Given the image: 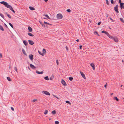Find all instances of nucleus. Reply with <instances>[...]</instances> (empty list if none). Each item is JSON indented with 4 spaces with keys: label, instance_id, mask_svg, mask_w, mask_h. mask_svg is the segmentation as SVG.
<instances>
[{
    "label": "nucleus",
    "instance_id": "obj_1",
    "mask_svg": "<svg viewBox=\"0 0 124 124\" xmlns=\"http://www.w3.org/2000/svg\"><path fill=\"white\" fill-rule=\"evenodd\" d=\"M0 3L4 5L5 7H7V8H9L10 10L12 11L14 13H15V11L13 9L11 5L8 4L7 2L3 1L1 2Z\"/></svg>",
    "mask_w": 124,
    "mask_h": 124
},
{
    "label": "nucleus",
    "instance_id": "obj_2",
    "mask_svg": "<svg viewBox=\"0 0 124 124\" xmlns=\"http://www.w3.org/2000/svg\"><path fill=\"white\" fill-rule=\"evenodd\" d=\"M57 18L58 19H62L63 17L62 15L60 13L58 14L57 15Z\"/></svg>",
    "mask_w": 124,
    "mask_h": 124
},
{
    "label": "nucleus",
    "instance_id": "obj_3",
    "mask_svg": "<svg viewBox=\"0 0 124 124\" xmlns=\"http://www.w3.org/2000/svg\"><path fill=\"white\" fill-rule=\"evenodd\" d=\"M118 5H116V6L114 7L115 11L117 13H119L118 9Z\"/></svg>",
    "mask_w": 124,
    "mask_h": 124
},
{
    "label": "nucleus",
    "instance_id": "obj_4",
    "mask_svg": "<svg viewBox=\"0 0 124 124\" xmlns=\"http://www.w3.org/2000/svg\"><path fill=\"white\" fill-rule=\"evenodd\" d=\"M42 93L47 95H50L49 92L46 91H42Z\"/></svg>",
    "mask_w": 124,
    "mask_h": 124
},
{
    "label": "nucleus",
    "instance_id": "obj_5",
    "mask_svg": "<svg viewBox=\"0 0 124 124\" xmlns=\"http://www.w3.org/2000/svg\"><path fill=\"white\" fill-rule=\"evenodd\" d=\"M61 82L62 84L64 86H67V85L66 84L65 81L63 79H62V80Z\"/></svg>",
    "mask_w": 124,
    "mask_h": 124
},
{
    "label": "nucleus",
    "instance_id": "obj_6",
    "mask_svg": "<svg viewBox=\"0 0 124 124\" xmlns=\"http://www.w3.org/2000/svg\"><path fill=\"white\" fill-rule=\"evenodd\" d=\"M80 73L83 78L84 79H85L86 78L85 76V75L82 71H80Z\"/></svg>",
    "mask_w": 124,
    "mask_h": 124
},
{
    "label": "nucleus",
    "instance_id": "obj_7",
    "mask_svg": "<svg viewBox=\"0 0 124 124\" xmlns=\"http://www.w3.org/2000/svg\"><path fill=\"white\" fill-rule=\"evenodd\" d=\"M29 57L31 60H32L33 58V55L32 54H30L29 55Z\"/></svg>",
    "mask_w": 124,
    "mask_h": 124
},
{
    "label": "nucleus",
    "instance_id": "obj_8",
    "mask_svg": "<svg viewBox=\"0 0 124 124\" xmlns=\"http://www.w3.org/2000/svg\"><path fill=\"white\" fill-rule=\"evenodd\" d=\"M113 40L115 41L116 42H117L118 41V39L116 37H113V38L112 39Z\"/></svg>",
    "mask_w": 124,
    "mask_h": 124
},
{
    "label": "nucleus",
    "instance_id": "obj_9",
    "mask_svg": "<svg viewBox=\"0 0 124 124\" xmlns=\"http://www.w3.org/2000/svg\"><path fill=\"white\" fill-rule=\"evenodd\" d=\"M28 31L29 32H31L32 31V28L30 26L28 27Z\"/></svg>",
    "mask_w": 124,
    "mask_h": 124
},
{
    "label": "nucleus",
    "instance_id": "obj_10",
    "mask_svg": "<svg viewBox=\"0 0 124 124\" xmlns=\"http://www.w3.org/2000/svg\"><path fill=\"white\" fill-rule=\"evenodd\" d=\"M120 7L121 9H122L123 8L124 9V3H122L120 4Z\"/></svg>",
    "mask_w": 124,
    "mask_h": 124
},
{
    "label": "nucleus",
    "instance_id": "obj_11",
    "mask_svg": "<svg viewBox=\"0 0 124 124\" xmlns=\"http://www.w3.org/2000/svg\"><path fill=\"white\" fill-rule=\"evenodd\" d=\"M28 42L29 44L31 45H33L34 44L33 41L30 40H29Z\"/></svg>",
    "mask_w": 124,
    "mask_h": 124
},
{
    "label": "nucleus",
    "instance_id": "obj_12",
    "mask_svg": "<svg viewBox=\"0 0 124 124\" xmlns=\"http://www.w3.org/2000/svg\"><path fill=\"white\" fill-rule=\"evenodd\" d=\"M30 67L32 69H34L36 68V67L31 64H30Z\"/></svg>",
    "mask_w": 124,
    "mask_h": 124
},
{
    "label": "nucleus",
    "instance_id": "obj_13",
    "mask_svg": "<svg viewBox=\"0 0 124 124\" xmlns=\"http://www.w3.org/2000/svg\"><path fill=\"white\" fill-rule=\"evenodd\" d=\"M91 66L92 67V68L93 70H94L95 69V65L93 63H92L90 64Z\"/></svg>",
    "mask_w": 124,
    "mask_h": 124
},
{
    "label": "nucleus",
    "instance_id": "obj_14",
    "mask_svg": "<svg viewBox=\"0 0 124 124\" xmlns=\"http://www.w3.org/2000/svg\"><path fill=\"white\" fill-rule=\"evenodd\" d=\"M23 42V43L24 44L25 46H26L28 44V43L25 40H24Z\"/></svg>",
    "mask_w": 124,
    "mask_h": 124
},
{
    "label": "nucleus",
    "instance_id": "obj_15",
    "mask_svg": "<svg viewBox=\"0 0 124 124\" xmlns=\"http://www.w3.org/2000/svg\"><path fill=\"white\" fill-rule=\"evenodd\" d=\"M36 72L37 73L39 74H42L43 73V72L42 71L40 72L37 70L36 71Z\"/></svg>",
    "mask_w": 124,
    "mask_h": 124
},
{
    "label": "nucleus",
    "instance_id": "obj_16",
    "mask_svg": "<svg viewBox=\"0 0 124 124\" xmlns=\"http://www.w3.org/2000/svg\"><path fill=\"white\" fill-rule=\"evenodd\" d=\"M29 8L31 10H35V9L33 7L30 6L29 7Z\"/></svg>",
    "mask_w": 124,
    "mask_h": 124
},
{
    "label": "nucleus",
    "instance_id": "obj_17",
    "mask_svg": "<svg viewBox=\"0 0 124 124\" xmlns=\"http://www.w3.org/2000/svg\"><path fill=\"white\" fill-rule=\"evenodd\" d=\"M101 33H105L107 35L108 34V32L106 31H101Z\"/></svg>",
    "mask_w": 124,
    "mask_h": 124
},
{
    "label": "nucleus",
    "instance_id": "obj_18",
    "mask_svg": "<svg viewBox=\"0 0 124 124\" xmlns=\"http://www.w3.org/2000/svg\"><path fill=\"white\" fill-rule=\"evenodd\" d=\"M108 37H109L110 38L112 39V38H113V36H112L110 35L108 33V34L107 35Z\"/></svg>",
    "mask_w": 124,
    "mask_h": 124
},
{
    "label": "nucleus",
    "instance_id": "obj_19",
    "mask_svg": "<svg viewBox=\"0 0 124 124\" xmlns=\"http://www.w3.org/2000/svg\"><path fill=\"white\" fill-rule=\"evenodd\" d=\"M5 14H6L7 16L9 18H11V16L9 15L8 14L7 12H6Z\"/></svg>",
    "mask_w": 124,
    "mask_h": 124
},
{
    "label": "nucleus",
    "instance_id": "obj_20",
    "mask_svg": "<svg viewBox=\"0 0 124 124\" xmlns=\"http://www.w3.org/2000/svg\"><path fill=\"white\" fill-rule=\"evenodd\" d=\"M43 16H45V17H46L48 19H51V18L49 17V16H48V15H47V14H46V15H43Z\"/></svg>",
    "mask_w": 124,
    "mask_h": 124
},
{
    "label": "nucleus",
    "instance_id": "obj_21",
    "mask_svg": "<svg viewBox=\"0 0 124 124\" xmlns=\"http://www.w3.org/2000/svg\"><path fill=\"white\" fill-rule=\"evenodd\" d=\"M27 34L29 36L31 37H33L34 36V35L31 33L28 32Z\"/></svg>",
    "mask_w": 124,
    "mask_h": 124
},
{
    "label": "nucleus",
    "instance_id": "obj_22",
    "mask_svg": "<svg viewBox=\"0 0 124 124\" xmlns=\"http://www.w3.org/2000/svg\"><path fill=\"white\" fill-rule=\"evenodd\" d=\"M0 29L2 31H4V30L3 26H2L1 25H0Z\"/></svg>",
    "mask_w": 124,
    "mask_h": 124
},
{
    "label": "nucleus",
    "instance_id": "obj_23",
    "mask_svg": "<svg viewBox=\"0 0 124 124\" xmlns=\"http://www.w3.org/2000/svg\"><path fill=\"white\" fill-rule=\"evenodd\" d=\"M43 53L44 54L46 53V49H45L43 48Z\"/></svg>",
    "mask_w": 124,
    "mask_h": 124
},
{
    "label": "nucleus",
    "instance_id": "obj_24",
    "mask_svg": "<svg viewBox=\"0 0 124 124\" xmlns=\"http://www.w3.org/2000/svg\"><path fill=\"white\" fill-rule=\"evenodd\" d=\"M22 52L23 54H24L25 55H27V54H26V53L24 50L23 49H22Z\"/></svg>",
    "mask_w": 124,
    "mask_h": 124
},
{
    "label": "nucleus",
    "instance_id": "obj_25",
    "mask_svg": "<svg viewBox=\"0 0 124 124\" xmlns=\"http://www.w3.org/2000/svg\"><path fill=\"white\" fill-rule=\"evenodd\" d=\"M38 52L40 54L42 55V56H43L44 55V54H43V53H42L39 51H38Z\"/></svg>",
    "mask_w": 124,
    "mask_h": 124
},
{
    "label": "nucleus",
    "instance_id": "obj_26",
    "mask_svg": "<svg viewBox=\"0 0 124 124\" xmlns=\"http://www.w3.org/2000/svg\"><path fill=\"white\" fill-rule=\"evenodd\" d=\"M94 34L95 35H97L98 36H100V35L98 34L97 32L95 31L94 32Z\"/></svg>",
    "mask_w": 124,
    "mask_h": 124
},
{
    "label": "nucleus",
    "instance_id": "obj_27",
    "mask_svg": "<svg viewBox=\"0 0 124 124\" xmlns=\"http://www.w3.org/2000/svg\"><path fill=\"white\" fill-rule=\"evenodd\" d=\"M44 79L46 80H49V79L48 78V76H46L44 77Z\"/></svg>",
    "mask_w": 124,
    "mask_h": 124
},
{
    "label": "nucleus",
    "instance_id": "obj_28",
    "mask_svg": "<svg viewBox=\"0 0 124 124\" xmlns=\"http://www.w3.org/2000/svg\"><path fill=\"white\" fill-rule=\"evenodd\" d=\"M7 79L9 81H11V80L10 79V78L9 77H7Z\"/></svg>",
    "mask_w": 124,
    "mask_h": 124
},
{
    "label": "nucleus",
    "instance_id": "obj_29",
    "mask_svg": "<svg viewBox=\"0 0 124 124\" xmlns=\"http://www.w3.org/2000/svg\"><path fill=\"white\" fill-rule=\"evenodd\" d=\"M8 24H9L10 25V26H11V27L13 28H14V27L13 25L10 23H9Z\"/></svg>",
    "mask_w": 124,
    "mask_h": 124
},
{
    "label": "nucleus",
    "instance_id": "obj_30",
    "mask_svg": "<svg viewBox=\"0 0 124 124\" xmlns=\"http://www.w3.org/2000/svg\"><path fill=\"white\" fill-rule=\"evenodd\" d=\"M0 16L2 18L4 19V15L0 13Z\"/></svg>",
    "mask_w": 124,
    "mask_h": 124
},
{
    "label": "nucleus",
    "instance_id": "obj_31",
    "mask_svg": "<svg viewBox=\"0 0 124 124\" xmlns=\"http://www.w3.org/2000/svg\"><path fill=\"white\" fill-rule=\"evenodd\" d=\"M120 20L123 23H124V20L123 18H120Z\"/></svg>",
    "mask_w": 124,
    "mask_h": 124
},
{
    "label": "nucleus",
    "instance_id": "obj_32",
    "mask_svg": "<svg viewBox=\"0 0 124 124\" xmlns=\"http://www.w3.org/2000/svg\"><path fill=\"white\" fill-rule=\"evenodd\" d=\"M69 79L70 81H72L73 79V78L71 77H70L69 78Z\"/></svg>",
    "mask_w": 124,
    "mask_h": 124
},
{
    "label": "nucleus",
    "instance_id": "obj_33",
    "mask_svg": "<svg viewBox=\"0 0 124 124\" xmlns=\"http://www.w3.org/2000/svg\"><path fill=\"white\" fill-rule=\"evenodd\" d=\"M114 98L115 100H116V101H117L119 100L118 99V98H117V97H114Z\"/></svg>",
    "mask_w": 124,
    "mask_h": 124
},
{
    "label": "nucleus",
    "instance_id": "obj_34",
    "mask_svg": "<svg viewBox=\"0 0 124 124\" xmlns=\"http://www.w3.org/2000/svg\"><path fill=\"white\" fill-rule=\"evenodd\" d=\"M110 2L112 4H114L115 3V2H114L113 0H111Z\"/></svg>",
    "mask_w": 124,
    "mask_h": 124
},
{
    "label": "nucleus",
    "instance_id": "obj_35",
    "mask_svg": "<svg viewBox=\"0 0 124 124\" xmlns=\"http://www.w3.org/2000/svg\"><path fill=\"white\" fill-rule=\"evenodd\" d=\"M52 114L53 115H55L56 114V111L55 110H54L52 111Z\"/></svg>",
    "mask_w": 124,
    "mask_h": 124
},
{
    "label": "nucleus",
    "instance_id": "obj_36",
    "mask_svg": "<svg viewBox=\"0 0 124 124\" xmlns=\"http://www.w3.org/2000/svg\"><path fill=\"white\" fill-rule=\"evenodd\" d=\"M48 111L47 110H46L44 112V114L45 115L47 114V113Z\"/></svg>",
    "mask_w": 124,
    "mask_h": 124
},
{
    "label": "nucleus",
    "instance_id": "obj_37",
    "mask_svg": "<svg viewBox=\"0 0 124 124\" xmlns=\"http://www.w3.org/2000/svg\"><path fill=\"white\" fill-rule=\"evenodd\" d=\"M14 70L15 71H16L17 72V67H15L14 68Z\"/></svg>",
    "mask_w": 124,
    "mask_h": 124
},
{
    "label": "nucleus",
    "instance_id": "obj_38",
    "mask_svg": "<svg viewBox=\"0 0 124 124\" xmlns=\"http://www.w3.org/2000/svg\"><path fill=\"white\" fill-rule=\"evenodd\" d=\"M66 102L67 103H68V104H71V103H70V101H66Z\"/></svg>",
    "mask_w": 124,
    "mask_h": 124
},
{
    "label": "nucleus",
    "instance_id": "obj_39",
    "mask_svg": "<svg viewBox=\"0 0 124 124\" xmlns=\"http://www.w3.org/2000/svg\"><path fill=\"white\" fill-rule=\"evenodd\" d=\"M67 11L69 13H70L71 12V10L70 9H67Z\"/></svg>",
    "mask_w": 124,
    "mask_h": 124
},
{
    "label": "nucleus",
    "instance_id": "obj_40",
    "mask_svg": "<svg viewBox=\"0 0 124 124\" xmlns=\"http://www.w3.org/2000/svg\"><path fill=\"white\" fill-rule=\"evenodd\" d=\"M106 4L108 5H109V1L108 0H106Z\"/></svg>",
    "mask_w": 124,
    "mask_h": 124
},
{
    "label": "nucleus",
    "instance_id": "obj_41",
    "mask_svg": "<svg viewBox=\"0 0 124 124\" xmlns=\"http://www.w3.org/2000/svg\"><path fill=\"white\" fill-rule=\"evenodd\" d=\"M59 122L58 121H56L55 122V124H59Z\"/></svg>",
    "mask_w": 124,
    "mask_h": 124
},
{
    "label": "nucleus",
    "instance_id": "obj_42",
    "mask_svg": "<svg viewBox=\"0 0 124 124\" xmlns=\"http://www.w3.org/2000/svg\"><path fill=\"white\" fill-rule=\"evenodd\" d=\"M4 25L5 27H6L7 29H8V27L7 26V25L6 23H4Z\"/></svg>",
    "mask_w": 124,
    "mask_h": 124
},
{
    "label": "nucleus",
    "instance_id": "obj_43",
    "mask_svg": "<svg viewBox=\"0 0 124 124\" xmlns=\"http://www.w3.org/2000/svg\"><path fill=\"white\" fill-rule=\"evenodd\" d=\"M41 25L43 27H46V25L43 23Z\"/></svg>",
    "mask_w": 124,
    "mask_h": 124
},
{
    "label": "nucleus",
    "instance_id": "obj_44",
    "mask_svg": "<svg viewBox=\"0 0 124 124\" xmlns=\"http://www.w3.org/2000/svg\"><path fill=\"white\" fill-rule=\"evenodd\" d=\"M118 2L120 4L122 3L121 2V0H119Z\"/></svg>",
    "mask_w": 124,
    "mask_h": 124
},
{
    "label": "nucleus",
    "instance_id": "obj_45",
    "mask_svg": "<svg viewBox=\"0 0 124 124\" xmlns=\"http://www.w3.org/2000/svg\"><path fill=\"white\" fill-rule=\"evenodd\" d=\"M11 110L12 111H14V109L13 107H11Z\"/></svg>",
    "mask_w": 124,
    "mask_h": 124
},
{
    "label": "nucleus",
    "instance_id": "obj_46",
    "mask_svg": "<svg viewBox=\"0 0 124 124\" xmlns=\"http://www.w3.org/2000/svg\"><path fill=\"white\" fill-rule=\"evenodd\" d=\"M82 45H80L79 46V49H82Z\"/></svg>",
    "mask_w": 124,
    "mask_h": 124
},
{
    "label": "nucleus",
    "instance_id": "obj_47",
    "mask_svg": "<svg viewBox=\"0 0 124 124\" xmlns=\"http://www.w3.org/2000/svg\"><path fill=\"white\" fill-rule=\"evenodd\" d=\"M101 22H99L98 23V24H97L98 25H100V24H101Z\"/></svg>",
    "mask_w": 124,
    "mask_h": 124
},
{
    "label": "nucleus",
    "instance_id": "obj_48",
    "mask_svg": "<svg viewBox=\"0 0 124 124\" xmlns=\"http://www.w3.org/2000/svg\"><path fill=\"white\" fill-rule=\"evenodd\" d=\"M56 63L57 64V65H58V64H59V62H58V60H56Z\"/></svg>",
    "mask_w": 124,
    "mask_h": 124
},
{
    "label": "nucleus",
    "instance_id": "obj_49",
    "mask_svg": "<svg viewBox=\"0 0 124 124\" xmlns=\"http://www.w3.org/2000/svg\"><path fill=\"white\" fill-rule=\"evenodd\" d=\"M36 101H37V99H34L32 101V102H35Z\"/></svg>",
    "mask_w": 124,
    "mask_h": 124
},
{
    "label": "nucleus",
    "instance_id": "obj_50",
    "mask_svg": "<svg viewBox=\"0 0 124 124\" xmlns=\"http://www.w3.org/2000/svg\"><path fill=\"white\" fill-rule=\"evenodd\" d=\"M110 20H112V21L113 22H114V20H113V19H112L111 18H110Z\"/></svg>",
    "mask_w": 124,
    "mask_h": 124
},
{
    "label": "nucleus",
    "instance_id": "obj_51",
    "mask_svg": "<svg viewBox=\"0 0 124 124\" xmlns=\"http://www.w3.org/2000/svg\"><path fill=\"white\" fill-rule=\"evenodd\" d=\"M44 23L46 24H48V23L47 22H46L45 21H44Z\"/></svg>",
    "mask_w": 124,
    "mask_h": 124
},
{
    "label": "nucleus",
    "instance_id": "obj_52",
    "mask_svg": "<svg viewBox=\"0 0 124 124\" xmlns=\"http://www.w3.org/2000/svg\"><path fill=\"white\" fill-rule=\"evenodd\" d=\"M107 83L106 84L104 85V87H105L106 88V86H107Z\"/></svg>",
    "mask_w": 124,
    "mask_h": 124
},
{
    "label": "nucleus",
    "instance_id": "obj_53",
    "mask_svg": "<svg viewBox=\"0 0 124 124\" xmlns=\"http://www.w3.org/2000/svg\"><path fill=\"white\" fill-rule=\"evenodd\" d=\"M49 79L51 80H52L53 79V78L52 77H51Z\"/></svg>",
    "mask_w": 124,
    "mask_h": 124
},
{
    "label": "nucleus",
    "instance_id": "obj_54",
    "mask_svg": "<svg viewBox=\"0 0 124 124\" xmlns=\"http://www.w3.org/2000/svg\"><path fill=\"white\" fill-rule=\"evenodd\" d=\"M45 2H46L48 0H44Z\"/></svg>",
    "mask_w": 124,
    "mask_h": 124
},
{
    "label": "nucleus",
    "instance_id": "obj_55",
    "mask_svg": "<svg viewBox=\"0 0 124 124\" xmlns=\"http://www.w3.org/2000/svg\"><path fill=\"white\" fill-rule=\"evenodd\" d=\"M79 41V39H77L76 40V41L77 42H78Z\"/></svg>",
    "mask_w": 124,
    "mask_h": 124
},
{
    "label": "nucleus",
    "instance_id": "obj_56",
    "mask_svg": "<svg viewBox=\"0 0 124 124\" xmlns=\"http://www.w3.org/2000/svg\"><path fill=\"white\" fill-rule=\"evenodd\" d=\"M39 22L41 25L43 23L42 22Z\"/></svg>",
    "mask_w": 124,
    "mask_h": 124
},
{
    "label": "nucleus",
    "instance_id": "obj_57",
    "mask_svg": "<svg viewBox=\"0 0 124 124\" xmlns=\"http://www.w3.org/2000/svg\"><path fill=\"white\" fill-rule=\"evenodd\" d=\"M109 15L108 14H107L106 15L107 17H108V16Z\"/></svg>",
    "mask_w": 124,
    "mask_h": 124
},
{
    "label": "nucleus",
    "instance_id": "obj_58",
    "mask_svg": "<svg viewBox=\"0 0 124 124\" xmlns=\"http://www.w3.org/2000/svg\"><path fill=\"white\" fill-rule=\"evenodd\" d=\"M2 54H0V57L1 58L2 57Z\"/></svg>",
    "mask_w": 124,
    "mask_h": 124
},
{
    "label": "nucleus",
    "instance_id": "obj_59",
    "mask_svg": "<svg viewBox=\"0 0 124 124\" xmlns=\"http://www.w3.org/2000/svg\"><path fill=\"white\" fill-rule=\"evenodd\" d=\"M48 25H51V24H50L49 23H48Z\"/></svg>",
    "mask_w": 124,
    "mask_h": 124
},
{
    "label": "nucleus",
    "instance_id": "obj_60",
    "mask_svg": "<svg viewBox=\"0 0 124 124\" xmlns=\"http://www.w3.org/2000/svg\"><path fill=\"white\" fill-rule=\"evenodd\" d=\"M66 49L67 50H68V48L67 47V46H66Z\"/></svg>",
    "mask_w": 124,
    "mask_h": 124
},
{
    "label": "nucleus",
    "instance_id": "obj_61",
    "mask_svg": "<svg viewBox=\"0 0 124 124\" xmlns=\"http://www.w3.org/2000/svg\"><path fill=\"white\" fill-rule=\"evenodd\" d=\"M122 62H124V60H122Z\"/></svg>",
    "mask_w": 124,
    "mask_h": 124
},
{
    "label": "nucleus",
    "instance_id": "obj_62",
    "mask_svg": "<svg viewBox=\"0 0 124 124\" xmlns=\"http://www.w3.org/2000/svg\"><path fill=\"white\" fill-rule=\"evenodd\" d=\"M123 86V85H121V87H122Z\"/></svg>",
    "mask_w": 124,
    "mask_h": 124
},
{
    "label": "nucleus",
    "instance_id": "obj_63",
    "mask_svg": "<svg viewBox=\"0 0 124 124\" xmlns=\"http://www.w3.org/2000/svg\"><path fill=\"white\" fill-rule=\"evenodd\" d=\"M44 19H46L45 18H44Z\"/></svg>",
    "mask_w": 124,
    "mask_h": 124
},
{
    "label": "nucleus",
    "instance_id": "obj_64",
    "mask_svg": "<svg viewBox=\"0 0 124 124\" xmlns=\"http://www.w3.org/2000/svg\"><path fill=\"white\" fill-rule=\"evenodd\" d=\"M109 29H111V28H110V27H109Z\"/></svg>",
    "mask_w": 124,
    "mask_h": 124
}]
</instances>
